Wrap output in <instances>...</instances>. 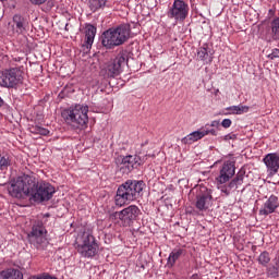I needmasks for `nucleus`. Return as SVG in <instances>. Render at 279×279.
<instances>
[{
  "instance_id": "nucleus-28",
  "label": "nucleus",
  "mask_w": 279,
  "mask_h": 279,
  "mask_svg": "<svg viewBox=\"0 0 279 279\" xmlns=\"http://www.w3.org/2000/svg\"><path fill=\"white\" fill-rule=\"evenodd\" d=\"M198 60H208V50L204 47H201L197 51Z\"/></svg>"
},
{
  "instance_id": "nucleus-15",
  "label": "nucleus",
  "mask_w": 279,
  "mask_h": 279,
  "mask_svg": "<svg viewBox=\"0 0 279 279\" xmlns=\"http://www.w3.org/2000/svg\"><path fill=\"white\" fill-rule=\"evenodd\" d=\"M264 163L266 165L269 175H276L279 169V154L278 153H270L265 156Z\"/></svg>"
},
{
  "instance_id": "nucleus-27",
  "label": "nucleus",
  "mask_w": 279,
  "mask_h": 279,
  "mask_svg": "<svg viewBox=\"0 0 279 279\" xmlns=\"http://www.w3.org/2000/svg\"><path fill=\"white\" fill-rule=\"evenodd\" d=\"M269 260H271V258L269 257L268 252H263L258 257V263L260 265H267V263H269Z\"/></svg>"
},
{
  "instance_id": "nucleus-18",
  "label": "nucleus",
  "mask_w": 279,
  "mask_h": 279,
  "mask_svg": "<svg viewBox=\"0 0 279 279\" xmlns=\"http://www.w3.org/2000/svg\"><path fill=\"white\" fill-rule=\"evenodd\" d=\"M202 138H204L203 131H194L183 137L181 142L183 143V145H193V143H197V141H202Z\"/></svg>"
},
{
  "instance_id": "nucleus-23",
  "label": "nucleus",
  "mask_w": 279,
  "mask_h": 279,
  "mask_svg": "<svg viewBox=\"0 0 279 279\" xmlns=\"http://www.w3.org/2000/svg\"><path fill=\"white\" fill-rule=\"evenodd\" d=\"M106 5V0H89V8L92 12H97V10Z\"/></svg>"
},
{
  "instance_id": "nucleus-33",
  "label": "nucleus",
  "mask_w": 279,
  "mask_h": 279,
  "mask_svg": "<svg viewBox=\"0 0 279 279\" xmlns=\"http://www.w3.org/2000/svg\"><path fill=\"white\" fill-rule=\"evenodd\" d=\"M236 138V134H227L222 137V141H234Z\"/></svg>"
},
{
  "instance_id": "nucleus-6",
  "label": "nucleus",
  "mask_w": 279,
  "mask_h": 279,
  "mask_svg": "<svg viewBox=\"0 0 279 279\" xmlns=\"http://www.w3.org/2000/svg\"><path fill=\"white\" fill-rule=\"evenodd\" d=\"M145 160H147V156H141V154L119 156L116 158V165L122 175H128L132 173L134 169H138L141 165H145Z\"/></svg>"
},
{
  "instance_id": "nucleus-31",
  "label": "nucleus",
  "mask_w": 279,
  "mask_h": 279,
  "mask_svg": "<svg viewBox=\"0 0 279 279\" xmlns=\"http://www.w3.org/2000/svg\"><path fill=\"white\" fill-rule=\"evenodd\" d=\"M245 175V172H239L236 177L233 179L238 184H243V178Z\"/></svg>"
},
{
  "instance_id": "nucleus-24",
  "label": "nucleus",
  "mask_w": 279,
  "mask_h": 279,
  "mask_svg": "<svg viewBox=\"0 0 279 279\" xmlns=\"http://www.w3.org/2000/svg\"><path fill=\"white\" fill-rule=\"evenodd\" d=\"M227 110H231L232 114H243V112H247L250 107L247 106H231L227 108Z\"/></svg>"
},
{
  "instance_id": "nucleus-14",
  "label": "nucleus",
  "mask_w": 279,
  "mask_h": 279,
  "mask_svg": "<svg viewBox=\"0 0 279 279\" xmlns=\"http://www.w3.org/2000/svg\"><path fill=\"white\" fill-rule=\"evenodd\" d=\"M234 162L226 161L220 169V174L216 178L219 184H226V182H230V179L234 177L235 173Z\"/></svg>"
},
{
  "instance_id": "nucleus-30",
  "label": "nucleus",
  "mask_w": 279,
  "mask_h": 279,
  "mask_svg": "<svg viewBox=\"0 0 279 279\" xmlns=\"http://www.w3.org/2000/svg\"><path fill=\"white\" fill-rule=\"evenodd\" d=\"M268 58L269 60H276V58H279V49H272L271 53L268 54Z\"/></svg>"
},
{
  "instance_id": "nucleus-38",
  "label": "nucleus",
  "mask_w": 279,
  "mask_h": 279,
  "mask_svg": "<svg viewBox=\"0 0 279 279\" xmlns=\"http://www.w3.org/2000/svg\"><path fill=\"white\" fill-rule=\"evenodd\" d=\"M0 106H3V99L0 98Z\"/></svg>"
},
{
  "instance_id": "nucleus-17",
  "label": "nucleus",
  "mask_w": 279,
  "mask_h": 279,
  "mask_svg": "<svg viewBox=\"0 0 279 279\" xmlns=\"http://www.w3.org/2000/svg\"><path fill=\"white\" fill-rule=\"evenodd\" d=\"M95 34H97V28L93 25H88L85 31V45L86 49H90L93 47V43H95Z\"/></svg>"
},
{
  "instance_id": "nucleus-1",
  "label": "nucleus",
  "mask_w": 279,
  "mask_h": 279,
  "mask_svg": "<svg viewBox=\"0 0 279 279\" xmlns=\"http://www.w3.org/2000/svg\"><path fill=\"white\" fill-rule=\"evenodd\" d=\"M143 189H145V182L128 180L118 187L116 206H125V204L138 199L143 195Z\"/></svg>"
},
{
  "instance_id": "nucleus-35",
  "label": "nucleus",
  "mask_w": 279,
  "mask_h": 279,
  "mask_svg": "<svg viewBox=\"0 0 279 279\" xmlns=\"http://www.w3.org/2000/svg\"><path fill=\"white\" fill-rule=\"evenodd\" d=\"M31 3L34 5H43V3H47V0H31Z\"/></svg>"
},
{
  "instance_id": "nucleus-11",
  "label": "nucleus",
  "mask_w": 279,
  "mask_h": 279,
  "mask_svg": "<svg viewBox=\"0 0 279 279\" xmlns=\"http://www.w3.org/2000/svg\"><path fill=\"white\" fill-rule=\"evenodd\" d=\"M138 215H141V209L136 205H130L121 211L116 213V217L119 218L123 228L132 226V222L135 221Z\"/></svg>"
},
{
  "instance_id": "nucleus-9",
  "label": "nucleus",
  "mask_w": 279,
  "mask_h": 279,
  "mask_svg": "<svg viewBox=\"0 0 279 279\" xmlns=\"http://www.w3.org/2000/svg\"><path fill=\"white\" fill-rule=\"evenodd\" d=\"M29 242L32 245L37 247V250H45L49 245L47 240V230L43 222H37L33 226L31 233L28 234Z\"/></svg>"
},
{
  "instance_id": "nucleus-16",
  "label": "nucleus",
  "mask_w": 279,
  "mask_h": 279,
  "mask_svg": "<svg viewBox=\"0 0 279 279\" xmlns=\"http://www.w3.org/2000/svg\"><path fill=\"white\" fill-rule=\"evenodd\" d=\"M278 207H279L278 196L271 195L264 203L263 207L259 209V215H264V217H267V215H271L276 213V208Z\"/></svg>"
},
{
  "instance_id": "nucleus-10",
  "label": "nucleus",
  "mask_w": 279,
  "mask_h": 279,
  "mask_svg": "<svg viewBox=\"0 0 279 279\" xmlns=\"http://www.w3.org/2000/svg\"><path fill=\"white\" fill-rule=\"evenodd\" d=\"M23 82V72L19 69H11L2 73L0 76V86L5 88H15Z\"/></svg>"
},
{
  "instance_id": "nucleus-13",
  "label": "nucleus",
  "mask_w": 279,
  "mask_h": 279,
  "mask_svg": "<svg viewBox=\"0 0 279 279\" xmlns=\"http://www.w3.org/2000/svg\"><path fill=\"white\" fill-rule=\"evenodd\" d=\"M189 16V4L182 0H174L172 8L168 12L169 19L184 21Z\"/></svg>"
},
{
  "instance_id": "nucleus-29",
  "label": "nucleus",
  "mask_w": 279,
  "mask_h": 279,
  "mask_svg": "<svg viewBox=\"0 0 279 279\" xmlns=\"http://www.w3.org/2000/svg\"><path fill=\"white\" fill-rule=\"evenodd\" d=\"M202 132H203V137L208 136V134H210L211 136H217L218 134L216 129H208V128L203 129Z\"/></svg>"
},
{
  "instance_id": "nucleus-7",
  "label": "nucleus",
  "mask_w": 279,
  "mask_h": 279,
  "mask_svg": "<svg viewBox=\"0 0 279 279\" xmlns=\"http://www.w3.org/2000/svg\"><path fill=\"white\" fill-rule=\"evenodd\" d=\"M125 64H128V53L120 52L114 60L105 64L100 71V75H104V77H117L121 75V71Z\"/></svg>"
},
{
  "instance_id": "nucleus-5",
  "label": "nucleus",
  "mask_w": 279,
  "mask_h": 279,
  "mask_svg": "<svg viewBox=\"0 0 279 279\" xmlns=\"http://www.w3.org/2000/svg\"><path fill=\"white\" fill-rule=\"evenodd\" d=\"M32 178L29 175L19 177L16 180L11 181L8 186V192L11 197L16 199H28L32 193Z\"/></svg>"
},
{
  "instance_id": "nucleus-21",
  "label": "nucleus",
  "mask_w": 279,
  "mask_h": 279,
  "mask_svg": "<svg viewBox=\"0 0 279 279\" xmlns=\"http://www.w3.org/2000/svg\"><path fill=\"white\" fill-rule=\"evenodd\" d=\"M183 252L184 251L182 248L173 250L168 257V267H173V265H175V262L178 260V258H180V256H182Z\"/></svg>"
},
{
  "instance_id": "nucleus-22",
  "label": "nucleus",
  "mask_w": 279,
  "mask_h": 279,
  "mask_svg": "<svg viewBox=\"0 0 279 279\" xmlns=\"http://www.w3.org/2000/svg\"><path fill=\"white\" fill-rule=\"evenodd\" d=\"M270 28L274 40H279V17L271 21Z\"/></svg>"
},
{
  "instance_id": "nucleus-12",
  "label": "nucleus",
  "mask_w": 279,
  "mask_h": 279,
  "mask_svg": "<svg viewBox=\"0 0 279 279\" xmlns=\"http://www.w3.org/2000/svg\"><path fill=\"white\" fill-rule=\"evenodd\" d=\"M213 202V190H209L206 186H199L196 193L195 206L197 210L204 211L210 208Z\"/></svg>"
},
{
  "instance_id": "nucleus-37",
  "label": "nucleus",
  "mask_w": 279,
  "mask_h": 279,
  "mask_svg": "<svg viewBox=\"0 0 279 279\" xmlns=\"http://www.w3.org/2000/svg\"><path fill=\"white\" fill-rule=\"evenodd\" d=\"M210 128H219V121L215 120L210 123Z\"/></svg>"
},
{
  "instance_id": "nucleus-3",
  "label": "nucleus",
  "mask_w": 279,
  "mask_h": 279,
  "mask_svg": "<svg viewBox=\"0 0 279 279\" xmlns=\"http://www.w3.org/2000/svg\"><path fill=\"white\" fill-rule=\"evenodd\" d=\"M130 34H132L130 24H122L116 28H109L104 32L101 43L106 49H114V47H120V45L129 40Z\"/></svg>"
},
{
  "instance_id": "nucleus-26",
  "label": "nucleus",
  "mask_w": 279,
  "mask_h": 279,
  "mask_svg": "<svg viewBox=\"0 0 279 279\" xmlns=\"http://www.w3.org/2000/svg\"><path fill=\"white\" fill-rule=\"evenodd\" d=\"M31 132L33 134H40L41 136H47V134H49V130L41 126H32Z\"/></svg>"
},
{
  "instance_id": "nucleus-25",
  "label": "nucleus",
  "mask_w": 279,
  "mask_h": 279,
  "mask_svg": "<svg viewBox=\"0 0 279 279\" xmlns=\"http://www.w3.org/2000/svg\"><path fill=\"white\" fill-rule=\"evenodd\" d=\"M10 167V157L0 154V171H5Z\"/></svg>"
},
{
  "instance_id": "nucleus-36",
  "label": "nucleus",
  "mask_w": 279,
  "mask_h": 279,
  "mask_svg": "<svg viewBox=\"0 0 279 279\" xmlns=\"http://www.w3.org/2000/svg\"><path fill=\"white\" fill-rule=\"evenodd\" d=\"M220 191H221V193H225V195H230V190L228 189V186H221L220 187Z\"/></svg>"
},
{
  "instance_id": "nucleus-20",
  "label": "nucleus",
  "mask_w": 279,
  "mask_h": 279,
  "mask_svg": "<svg viewBox=\"0 0 279 279\" xmlns=\"http://www.w3.org/2000/svg\"><path fill=\"white\" fill-rule=\"evenodd\" d=\"M13 27H16L17 34H23L25 31V17L15 14L13 16Z\"/></svg>"
},
{
  "instance_id": "nucleus-19",
  "label": "nucleus",
  "mask_w": 279,
  "mask_h": 279,
  "mask_svg": "<svg viewBox=\"0 0 279 279\" xmlns=\"http://www.w3.org/2000/svg\"><path fill=\"white\" fill-rule=\"evenodd\" d=\"M0 279H23V272L19 269L10 268L0 272Z\"/></svg>"
},
{
  "instance_id": "nucleus-4",
  "label": "nucleus",
  "mask_w": 279,
  "mask_h": 279,
  "mask_svg": "<svg viewBox=\"0 0 279 279\" xmlns=\"http://www.w3.org/2000/svg\"><path fill=\"white\" fill-rule=\"evenodd\" d=\"M56 193V187L48 182H37L34 177H32L31 184V197L29 202H36L37 204H43V202H49Z\"/></svg>"
},
{
  "instance_id": "nucleus-34",
  "label": "nucleus",
  "mask_w": 279,
  "mask_h": 279,
  "mask_svg": "<svg viewBox=\"0 0 279 279\" xmlns=\"http://www.w3.org/2000/svg\"><path fill=\"white\" fill-rule=\"evenodd\" d=\"M239 183L233 179L229 184H228V189L230 191H232V189H238Z\"/></svg>"
},
{
  "instance_id": "nucleus-32",
  "label": "nucleus",
  "mask_w": 279,
  "mask_h": 279,
  "mask_svg": "<svg viewBox=\"0 0 279 279\" xmlns=\"http://www.w3.org/2000/svg\"><path fill=\"white\" fill-rule=\"evenodd\" d=\"M221 125H222V128L228 129V128H230V125H232V120L225 119V120H222Z\"/></svg>"
},
{
  "instance_id": "nucleus-2",
  "label": "nucleus",
  "mask_w": 279,
  "mask_h": 279,
  "mask_svg": "<svg viewBox=\"0 0 279 279\" xmlns=\"http://www.w3.org/2000/svg\"><path fill=\"white\" fill-rule=\"evenodd\" d=\"M62 119L74 130H84L88 123V106L76 105L61 112Z\"/></svg>"
},
{
  "instance_id": "nucleus-8",
  "label": "nucleus",
  "mask_w": 279,
  "mask_h": 279,
  "mask_svg": "<svg viewBox=\"0 0 279 279\" xmlns=\"http://www.w3.org/2000/svg\"><path fill=\"white\" fill-rule=\"evenodd\" d=\"M76 250L84 258H93V256H96L99 245H97L95 236L90 232H84Z\"/></svg>"
}]
</instances>
